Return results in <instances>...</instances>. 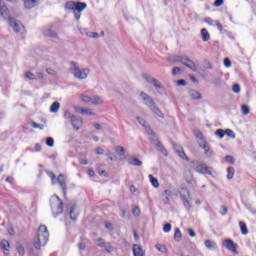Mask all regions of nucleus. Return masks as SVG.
<instances>
[{
  "label": "nucleus",
  "mask_w": 256,
  "mask_h": 256,
  "mask_svg": "<svg viewBox=\"0 0 256 256\" xmlns=\"http://www.w3.org/2000/svg\"><path fill=\"white\" fill-rule=\"evenodd\" d=\"M128 163L129 165H133L134 167H141V165H143V162L135 156L128 158Z\"/></svg>",
  "instance_id": "aec40b11"
},
{
  "label": "nucleus",
  "mask_w": 256,
  "mask_h": 256,
  "mask_svg": "<svg viewBox=\"0 0 256 256\" xmlns=\"http://www.w3.org/2000/svg\"><path fill=\"white\" fill-rule=\"evenodd\" d=\"M116 151L120 155V157L125 156V148H123V146H117Z\"/></svg>",
  "instance_id": "58836bf2"
},
{
  "label": "nucleus",
  "mask_w": 256,
  "mask_h": 256,
  "mask_svg": "<svg viewBox=\"0 0 256 256\" xmlns=\"http://www.w3.org/2000/svg\"><path fill=\"white\" fill-rule=\"evenodd\" d=\"M224 133L225 135H227V137H230V139H235V132H233V130L226 129Z\"/></svg>",
  "instance_id": "e433bc0d"
},
{
  "label": "nucleus",
  "mask_w": 256,
  "mask_h": 256,
  "mask_svg": "<svg viewBox=\"0 0 256 256\" xmlns=\"http://www.w3.org/2000/svg\"><path fill=\"white\" fill-rule=\"evenodd\" d=\"M17 251H18L19 255H21V256L25 255V248L23 247V245H19L17 247Z\"/></svg>",
  "instance_id": "49530a36"
},
{
  "label": "nucleus",
  "mask_w": 256,
  "mask_h": 256,
  "mask_svg": "<svg viewBox=\"0 0 256 256\" xmlns=\"http://www.w3.org/2000/svg\"><path fill=\"white\" fill-rule=\"evenodd\" d=\"M82 103H91V105H103V99L100 96H87L85 94L80 95Z\"/></svg>",
  "instance_id": "6e6552de"
},
{
  "label": "nucleus",
  "mask_w": 256,
  "mask_h": 256,
  "mask_svg": "<svg viewBox=\"0 0 256 256\" xmlns=\"http://www.w3.org/2000/svg\"><path fill=\"white\" fill-rule=\"evenodd\" d=\"M82 115H90L93 117L95 116V112H93V109L91 108H83Z\"/></svg>",
  "instance_id": "7c9ffc66"
},
{
  "label": "nucleus",
  "mask_w": 256,
  "mask_h": 256,
  "mask_svg": "<svg viewBox=\"0 0 256 256\" xmlns=\"http://www.w3.org/2000/svg\"><path fill=\"white\" fill-rule=\"evenodd\" d=\"M140 99L141 101H143L144 105H146V107H148L149 109H151L154 105H156L153 97L149 96V94L145 92L140 93Z\"/></svg>",
  "instance_id": "9d476101"
},
{
  "label": "nucleus",
  "mask_w": 256,
  "mask_h": 256,
  "mask_svg": "<svg viewBox=\"0 0 256 256\" xmlns=\"http://www.w3.org/2000/svg\"><path fill=\"white\" fill-rule=\"evenodd\" d=\"M0 15L3 17V19H7L9 17V8L5 3L0 5Z\"/></svg>",
  "instance_id": "412c9836"
},
{
  "label": "nucleus",
  "mask_w": 256,
  "mask_h": 256,
  "mask_svg": "<svg viewBox=\"0 0 256 256\" xmlns=\"http://www.w3.org/2000/svg\"><path fill=\"white\" fill-rule=\"evenodd\" d=\"M150 111H152V113H154V115H156V117H159L160 119H165V115L163 114L161 109H159L157 104H155L153 107H151Z\"/></svg>",
  "instance_id": "6ab92c4d"
},
{
  "label": "nucleus",
  "mask_w": 256,
  "mask_h": 256,
  "mask_svg": "<svg viewBox=\"0 0 256 256\" xmlns=\"http://www.w3.org/2000/svg\"><path fill=\"white\" fill-rule=\"evenodd\" d=\"M69 215L72 221H77V214H75V206L71 207Z\"/></svg>",
  "instance_id": "72a5a7b5"
},
{
  "label": "nucleus",
  "mask_w": 256,
  "mask_h": 256,
  "mask_svg": "<svg viewBox=\"0 0 256 256\" xmlns=\"http://www.w3.org/2000/svg\"><path fill=\"white\" fill-rule=\"evenodd\" d=\"M132 249L134 256H145V252L143 251L141 245L134 244Z\"/></svg>",
  "instance_id": "a211bd4d"
},
{
  "label": "nucleus",
  "mask_w": 256,
  "mask_h": 256,
  "mask_svg": "<svg viewBox=\"0 0 256 256\" xmlns=\"http://www.w3.org/2000/svg\"><path fill=\"white\" fill-rule=\"evenodd\" d=\"M46 174L51 178L52 185H57L61 187L63 191V195H67V176L63 174H59V176H55L52 171L46 170Z\"/></svg>",
  "instance_id": "7ed1b4c3"
},
{
  "label": "nucleus",
  "mask_w": 256,
  "mask_h": 256,
  "mask_svg": "<svg viewBox=\"0 0 256 256\" xmlns=\"http://www.w3.org/2000/svg\"><path fill=\"white\" fill-rule=\"evenodd\" d=\"M8 23L12 29H14L15 33H19L23 35L25 33V26L21 24V22L17 21L15 18L10 17L8 19Z\"/></svg>",
  "instance_id": "1a4fd4ad"
},
{
  "label": "nucleus",
  "mask_w": 256,
  "mask_h": 256,
  "mask_svg": "<svg viewBox=\"0 0 256 256\" xmlns=\"http://www.w3.org/2000/svg\"><path fill=\"white\" fill-rule=\"evenodd\" d=\"M132 214L134 215V217H139V215L141 214V210L139 209V207L133 208Z\"/></svg>",
  "instance_id": "a18cd8bd"
},
{
  "label": "nucleus",
  "mask_w": 256,
  "mask_h": 256,
  "mask_svg": "<svg viewBox=\"0 0 256 256\" xmlns=\"http://www.w3.org/2000/svg\"><path fill=\"white\" fill-rule=\"evenodd\" d=\"M46 145L48 147H54L55 145V140L52 137L46 138Z\"/></svg>",
  "instance_id": "4c0bfd02"
},
{
  "label": "nucleus",
  "mask_w": 256,
  "mask_h": 256,
  "mask_svg": "<svg viewBox=\"0 0 256 256\" xmlns=\"http://www.w3.org/2000/svg\"><path fill=\"white\" fill-rule=\"evenodd\" d=\"M241 111L243 115H249V106L247 105H242Z\"/></svg>",
  "instance_id": "37998d69"
},
{
  "label": "nucleus",
  "mask_w": 256,
  "mask_h": 256,
  "mask_svg": "<svg viewBox=\"0 0 256 256\" xmlns=\"http://www.w3.org/2000/svg\"><path fill=\"white\" fill-rule=\"evenodd\" d=\"M189 96L191 97V99L194 100L201 99V93H199V91L197 90H191L189 92Z\"/></svg>",
  "instance_id": "bb28decb"
},
{
  "label": "nucleus",
  "mask_w": 256,
  "mask_h": 256,
  "mask_svg": "<svg viewBox=\"0 0 256 256\" xmlns=\"http://www.w3.org/2000/svg\"><path fill=\"white\" fill-rule=\"evenodd\" d=\"M43 33L46 37H51L52 39H57V33L54 32L53 30L47 29V30H44Z\"/></svg>",
  "instance_id": "c85d7f7f"
},
{
  "label": "nucleus",
  "mask_w": 256,
  "mask_h": 256,
  "mask_svg": "<svg viewBox=\"0 0 256 256\" xmlns=\"http://www.w3.org/2000/svg\"><path fill=\"white\" fill-rule=\"evenodd\" d=\"M223 245L226 249H228V251H231L232 253H237V248L235 247V242H233V240L226 239L223 242Z\"/></svg>",
  "instance_id": "2eb2a0df"
},
{
  "label": "nucleus",
  "mask_w": 256,
  "mask_h": 256,
  "mask_svg": "<svg viewBox=\"0 0 256 256\" xmlns=\"http://www.w3.org/2000/svg\"><path fill=\"white\" fill-rule=\"evenodd\" d=\"M60 108H61V104L59 102H54L50 106V113H57Z\"/></svg>",
  "instance_id": "a878e982"
},
{
  "label": "nucleus",
  "mask_w": 256,
  "mask_h": 256,
  "mask_svg": "<svg viewBox=\"0 0 256 256\" xmlns=\"http://www.w3.org/2000/svg\"><path fill=\"white\" fill-rule=\"evenodd\" d=\"M215 25H216L217 29H219V31H223V25L219 21H216Z\"/></svg>",
  "instance_id": "0e129e2a"
},
{
  "label": "nucleus",
  "mask_w": 256,
  "mask_h": 256,
  "mask_svg": "<svg viewBox=\"0 0 256 256\" xmlns=\"http://www.w3.org/2000/svg\"><path fill=\"white\" fill-rule=\"evenodd\" d=\"M224 65L227 68L231 67V60H229V58H225L224 59Z\"/></svg>",
  "instance_id": "bf43d9fd"
},
{
  "label": "nucleus",
  "mask_w": 256,
  "mask_h": 256,
  "mask_svg": "<svg viewBox=\"0 0 256 256\" xmlns=\"http://www.w3.org/2000/svg\"><path fill=\"white\" fill-rule=\"evenodd\" d=\"M25 77H26V79H30L31 81L36 79V75L33 74L32 72H26Z\"/></svg>",
  "instance_id": "a19ab883"
},
{
  "label": "nucleus",
  "mask_w": 256,
  "mask_h": 256,
  "mask_svg": "<svg viewBox=\"0 0 256 256\" xmlns=\"http://www.w3.org/2000/svg\"><path fill=\"white\" fill-rule=\"evenodd\" d=\"M232 91L233 93H241V86L239 84H234Z\"/></svg>",
  "instance_id": "c03bdc74"
},
{
  "label": "nucleus",
  "mask_w": 256,
  "mask_h": 256,
  "mask_svg": "<svg viewBox=\"0 0 256 256\" xmlns=\"http://www.w3.org/2000/svg\"><path fill=\"white\" fill-rule=\"evenodd\" d=\"M47 241H49V230H47V226L40 225L38 228V238L34 242L35 249L45 247L47 245Z\"/></svg>",
  "instance_id": "f03ea898"
},
{
  "label": "nucleus",
  "mask_w": 256,
  "mask_h": 256,
  "mask_svg": "<svg viewBox=\"0 0 256 256\" xmlns=\"http://www.w3.org/2000/svg\"><path fill=\"white\" fill-rule=\"evenodd\" d=\"M74 17L77 21H79V19H81V12L77 11V12H74Z\"/></svg>",
  "instance_id": "69168bd1"
},
{
  "label": "nucleus",
  "mask_w": 256,
  "mask_h": 256,
  "mask_svg": "<svg viewBox=\"0 0 256 256\" xmlns=\"http://www.w3.org/2000/svg\"><path fill=\"white\" fill-rule=\"evenodd\" d=\"M67 9H74V11H78V13H81V11H84V9H87V3L85 2H78L77 4H74L72 2L66 3Z\"/></svg>",
  "instance_id": "ddd939ff"
},
{
  "label": "nucleus",
  "mask_w": 256,
  "mask_h": 256,
  "mask_svg": "<svg viewBox=\"0 0 256 256\" xmlns=\"http://www.w3.org/2000/svg\"><path fill=\"white\" fill-rule=\"evenodd\" d=\"M83 109H84V108H81V107H79V106H75V107H74V110L76 111V113H80L81 115H83Z\"/></svg>",
  "instance_id": "680f3d73"
},
{
  "label": "nucleus",
  "mask_w": 256,
  "mask_h": 256,
  "mask_svg": "<svg viewBox=\"0 0 256 256\" xmlns=\"http://www.w3.org/2000/svg\"><path fill=\"white\" fill-rule=\"evenodd\" d=\"M104 249L107 251V253H111L113 251V246H111V244H106Z\"/></svg>",
  "instance_id": "6e6d98bb"
},
{
  "label": "nucleus",
  "mask_w": 256,
  "mask_h": 256,
  "mask_svg": "<svg viewBox=\"0 0 256 256\" xmlns=\"http://www.w3.org/2000/svg\"><path fill=\"white\" fill-rule=\"evenodd\" d=\"M161 195L164 205H169V203L171 202L172 195H175V189L168 188L164 190Z\"/></svg>",
  "instance_id": "f8f14e48"
},
{
  "label": "nucleus",
  "mask_w": 256,
  "mask_h": 256,
  "mask_svg": "<svg viewBox=\"0 0 256 256\" xmlns=\"http://www.w3.org/2000/svg\"><path fill=\"white\" fill-rule=\"evenodd\" d=\"M138 123L140 125H142V127L146 130V132L148 133V135H153V130H151V127H149V125H147V121H145V119L141 118V117H136Z\"/></svg>",
  "instance_id": "f3484780"
},
{
  "label": "nucleus",
  "mask_w": 256,
  "mask_h": 256,
  "mask_svg": "<svg viewBox=\"0 0 256 256\" xmlns=\"http://www.w3.org/2000/svg\"><path fill=\"white\" fill-rule=\"evenodd\" d=\"M174 63H182L183 65H185V67L191 69V71H197V65H195V62H193L187 56H175Z\"/></svg>",
  "instance_id": "423d86ee"
},
{
  "label": "nucleus",
  "mask_w": 256,
  "mask_h": 256,
  "mask_svg": "<svg viewBox=\"0 0 256 256\" xmlns=\"http://www.w3.org/2000/svg\"><path fill=\"white\" fill-rule=\"evenodd\" d=\"M201 37L204 42H207L211 39V36L209 35V31H207V29L205 28L201 30Z\"/></svg>",
  "instance_id": "b1692460"
},
{
  "label": "nucleus",
  "mask_w": 256,
  "mask_h": 256,
  "mask_svg": "<svg viewBox=\"0 0 256 256\" xmlns=\"http://www.w3.org/2000/svg\"><path fill=\"white\" fill-rule=\"evenodd\" d=\"M225 161H226L227 163H235V158H233V156L227 155V156L225 157Z\"/></svg>",
  "instance_id": "603ef678"
},
{
  "label": "nucleus",
  "mask_w": 256,
  "mask_h": 256,
  "mask_svg": "<svg viewBox=\"0 0 256 256\" xmlns=\"http://www.w3.org/2000/svg\"><path fill=\"white\" fill-rule=\"evenodd\" d=\"M1 249H4L5 251H9L10 249V244L9 241L3 240L0 244Z\"/></svg>",
  "instance_id": "2f4dec72"
},
{
  "label": "nucleus",
  "mask_w": 256,
  "mask_h": 256,
  "mask_svg": "<svg viewBox=\"0 0 256 256\" xmlns=\"http://www.w3.org/2000/svg\"><path fill=\"white\" fill-rule=\"evenodd\" d=\"M107 157L110 159V161H117V156L111 152H108Z\"/></svg>",
  "instance_id": "09e8293b"
},
{
  "label": "nucleus",
  "mask_w": 256,
  "mask_h": 256,
  "mask_svg": "<svg viewBox=\"0 0 256 256\" xmlns=\"http://www.w3.org/2000/svg\"><path fill=\"white\" fill-rule=\"evenodd\" d=\"M78 247H79L80 251H84L86 245H85V243H79Z\"/></svg>",
  "instance_id": "774afa93"
},
{
  "label": "nucleus",
  "mask_w": 256,
  "mask_h": 256,
  "mask_svg": "<svg viewBox=\"0 0 256 256\" xmlns=\"http://www.w3.org/2000/svg\"><path fill=\"white\" fill-rule=\"evenodd\" d=\"M86 35L90 39H97V37H99V34L97 32H88V33H86Z\"/></svg>",
  "instance_id": "79ce46f5"
},
{
  "label": "nucleus",
  "mask_w": 256,
  "mask_h": 256,
  "mask_svg": "<svg viewBox=\"0 0 256 256\" xmlns=\"http://www.w3.org/2000/svg\"><path fill=\"white\" fill-rule=\"evenodd\" d=\"M215 135H217L220 139H223L225 137V131L223 129H218L216 130Z\"/></svg>",
  "instance_id": "ea45409f"
},
{
  "label": "nucleus",
  "mask_w": 256,
  "mask_h": 256,
  "mask_svg": "<svg viewBox=\"0 0 256 256\" xmlns=\"http://www.w3.org/2000/svg\"><path fill=\"white\" fill-rule=\"evenodd\" d=\"M223 3H224V0H215L214 7H221Z\"/></svg>",
  "instance_id": "4d7b16f0"
},
{
  "label": "nucleus",
  "mask_w": 256,
  "mask_h": 256,
  "mask_svg": "<svg viewBox=\"0 0 256 256\" xmlns=\"http://www.w3.org/2000/svg\"><path fill=\"white\" fill-rule=\"evenodd\" d=\"M105 153V150L101 147L96 148V154L97 155H103Z\"/></svg>",
  "instance_id": "052dcab7"
},
{
  "label": "nucleus",
  "mask_w": 256,
  "mask_h": 256,
  "mask_svg": "<svg viewBox=\"0 0 256 256\" xmlns=\"http://www.w3.org/2000/svg\"><path fill=\"white\" fill-rule=\"evenodd\" d=\"M155 248L157 251H159V253H167V247H165V245L156 244Z\"/></svg>",
  "instance_id": "473e14b6"
},
{
  "label": "nucleus",
  "mask_w": 256,
  "mask_h": 256,
  "mask_svg": "<svg viewBox=\"0 0 256 256\" xmlns=\"http://www.w3.org/2000/svg\"><path fill=\"white\" fill-rule=\"evenodd\" d=\"M35 75H36V79H35V80L38 79V80L41 81V80L43 79V77H44V76H43V73H41V72H37Z\"/></svg>",
  "instance_id": "e2e57ef3"
},
{
  "label": "nucleus",
  "mask_w": 256,
  "mask_h": 256,
  "mask_svg": "<svg viewBox=\"0 0 256 256\" xmlns=\"http://www.w3.org/2000/svg\"><path fill=\"white\" fill-rule=\"evenodd\" d=\"M156 147H157L158 151H160V153H163V155H167V150H165V148L163 147L161 142H157Z\"/></svg>",
  "instance_id": "f704fd0d"
},
{
  "label": "nucleus",
  "mask_w": 256,
  "mask_h": 256,
  "mask_svg": "<svg viewBox=\"0 0 256 256\" xmlns=\"http://www.w3.org/2000/svg\"><path fill=\"white\" fill-rule=\"evenodd\" d=\"M194 169L197 173H201L202 175H211V168L207 167L205 164H198Z\"/></svg>",
  "instance_id": "4468645a"
},
{
  "label": "nucleus",
  "mask_w": 256,
  "mask_h": 256,
  "mask_svg": "<svg viewBox=\"0 0 256 256\" xmlns=\"http://www.w3.org/2000/svg\"><path fill=\"white\" fill-rule=\"evenodd\" d=\"M179 73H181V68L179 67H174L172 69V75H179Z\"/></svg>",
  "instance_id": "864d4df0"
},
{
  "label": "nucleus",
  "mask_w": 256,
  "mask_h": 256,
  "mask_svg": "<svg viewBox=\"0 0 256 256\" xmlns=\"http://www.w3.org/2000/svg\"><path fill=\"white\" fill-rule=\"evenodd\" d=\"M240 225V230L242 235H248L249 234V230L247 229V224H245V222L241 221L239 222Z\"/></svg>",
  "instance_id": "cd10ccee"
},
{
  "label": "nucleus",
  "mask_w": 256,
  "mask_h": 256,
  "mask_svg": "<svg viewBox=\"0 0 256 256\" xmlns=\"http://www.w3.org/2000/svg\"><path fill=\"white\" fill-rule=\"evenodd\" d=\"M180 197L184 207L189 211L191 209V194L189 190L185 187L180 188Z\"/></svg>",
  "instance_id": "0eeeda50"
},
{
  "label": "nucleus",
  "mask_w": 256,
  "mask_h": 256,
  "mask_svg": "<svg viewBox=\"0 0 256 256\" xmlns=\"http://www.w3.org/2000/svg\"><path fill=\"white\" fill-rule=\"evenodd\" d=\"M149 180L151 185L155 188V189H159V180L157 178H155L153 175H149Z\"/></svg>",
  "instance_id": "393cba45"
},
{
  "label": "nucleus",
  "mask_w": 256,
  "mask_h": 256,
  "mask_svg": "<svg viewBox=\"0 0 256 256\" xmlns=\"http://www.w3.org/2000/svg\"><path fill=\"white\" fill-rule=\"evenodd\" d=\"M143 79H145V81H147L148 83H151L157 91L163 89V85L161 84V82H159V80H157L153 76L149 74H143Z\"/></svg>",
  "instance_id": "9b49d317"
},
{
  "label": "nucleus",
  "mask_w": 256,
  "mask_h": 256,
  "mask_svg": "<svg viewBox=\"0 0 256 256\" xmlns=\"http://www.w3.org/2000/svg\"><path fill=\"white\" fill-rule=\"evenodd\" d=\"M70 71L75 79H78V81H83L89 77V73H91V70L89 68H81L79 67V64L77 62H71L70 63Z\"/></svg>",
  "instance_id": "f257e3e1"
},
{
  "label": "nucleus",
  "mask_w": 256,
  "mask_h": 256,
  "mask_svg": "<svg viewBox=\"0 0 256 256\" xmlns=\"http://www.w3.org/2000/svg\"><path fill=\"white\" fill-rule=\"evenodd\" d=\"M164 233H170L171 232V224L167 223L163 227Z\"/></svg>",
  "instance_id": "8fccbe9b"
},
{
  "label": "nucleus",
  "mask_w": 256,
  "mask_h": 256,
  "mask_svg": "<svg viewBox=\"0 0 256 256\" xmlns=\"http://www.w3.org/2000/svg\"><path fill=\"white\" fill-rule=\"evenodd\" d=\"M97 245H98V247L105 248V246H106L107 244L105 243V240H103L102 238H99V239H98V242H97Z\"/></svg>",
  "instance_id": "3c124183"
},
{
  "label": "nucleus",
  "mask_w": 256,
  "mask_h": 256,
  "mask_svg": "<svg viewBox=\"0 0 256 256\" xmlns=\"http://www.w3.org/2000/svg\"><path fill=\"white\" fill-rule=\"evenodd\" d=\"M181 230H179V228L175 229V233H174V239L175 241H181Z\"/></svg>",
  "instance_id": "c9c22d12"
},
{
  "label": "nucleus",
  "mask_w": 256,
  "mask_h": 256,
  "mask_svg": "<svg viewBox=\"0 0 256 256\" xmlns=\"http://www.w3.org/2000/svg\"><path fill=\"white\" fill-rule=\"evenodd\" d=\"M234 176H235V168L228 167L227 168V179H233Z\"/></svg>",
  "instance_id": "c756f323"
},
{
  "label": "nucleus",
  "mask_w": 256,
  "mask_h": 256,
  "mask_svg": "<svg viewBox=\"0 0 256 256\" xmlns=\"http://www.w3.org/2000/svg\"><path fill=\"white\" fill-rule=\"evenodd\" d=\"M199 147H201V149H204V153L205 155H207V157H213V152H211V148L209 147V144L205 142V140L199 142Z\"/></svg>",
  "instance_id": "dca6fc26"
},
{
  "label": "nucleus",
  "mask_w": 256,
  "mask_h": 256,
  "mask_svg": "<svg viewBox=\"0 0 256 256\" xmlns=\"http://www.w3.org/2000/svg\"><path fill=\"white\" fill-rule=\"evenodd\" d=\"M32 127H33L34 129L43 130V125H40V124H38V123H36V122H32Z\"/></svg>",
  "instance_id": "5fc2aeb1"
},
{
  "label": "nucleus",
  "mask_w": 256,
  "mask_h": 256,
  "mask_svg": "<svg viewBox=\"0 0 256 256\" xmlns=\"http://www.w3.org/2000/svg\"><path fill=\"white\" fill-rule=\"evenodd\" d=\"M37 5H39V2L37 0H25L24 1L25 9H33V7H37Z\"/></svg>",
  "instance_id": "4be33fe9"
},
{
  "label": "nucleus",
  "mask_w": 256,
  "mask_h": 256,
  "mask_svg": "<svg viewBox=\"0 0 256 256\" xmlns=\"http://www.w3.org/2000/svg\"><path fill=\"white\" fill-rule=\"evenodd\" d=\"M204 245H205L206 249H209V251H215V249H217V243H215L211 240H206L204 242Z\"/></svg>",
  "instance_id": "5701e85b"
},
{
  "label": "nucleus",
  "mask_w": 256,
  "mask_h": 256,
  "mask_svg": "<svg viewBox=\"0 0 256 256\" xmlns=\"http://www.w3.org/2000/svg\"><path fill=\"white\" fill-rule=\"evenodd\" d=\"M50 206L53 217L57 218L63 213V200L57 195H53L50 198Z\"/></svg>",
  "instance_id": "20e7f679"
},
{
  "label": "nucleus",
  "mask_w": 256,
  "mask_h": 256,
  "mask_svg": "<svg viewBox=\"0 0 256 256\" xmlns=\"http://www.w3.org/2000/svg\"><path fill=\"white\" fill-rule=\"evenodd\" d=\"M177 85L184 86V85H187V82L185 80H178Z\"/></svg>",
  "instance_id": "338daca9"
},
{
  "label": "nucleus",
  "mask_w": 256,
  "mask_h": 256,
  "mask_svg": "<svg viewBox=\"0 0 256 256\" xmlns=\"http://www.w3.org/2000/svg\"><path fill=\"white\" fill-rule=\"evenodd\" d=\"M64 119L70 120L71 125H72L73 129H75V131H79V129H81V127H83V118L71 114V112L69 110H66L64 112Z\"/></svg>",
  "instance_id": "39448f33"
},
{
  "label": "nucleus",
  "mask_w": 256,
  "mask_h": 256,
  "mask_svg": "<svg viewBox=\"0 0 256 256\" xmlns=\"http://www.w3.org/2000/svg\"><path fill=\"white\" fill-rule=\"evenodd\" d=\"M188 235H190L191 237H197L195 230L191 228L188 229Z\"/></svg>",
  "instance_id": "13d9d810"
},
{
  "label": "nucleus",
  "mask_w": 256,
  "mask_h": 256,
  "mask_svg": "<svg viewBox=\"0 0 256 256\" xmlns=\"http://www.w3.org/2000/svg\"><path fill=\"white\" fill-rule=\"evenodd\" d=\"M205 23H207L208 25H215V23H217V21L211 19L210 17H207L204 19Z\"/></svg>",
  "instance_id": "de8ad7c7"
}]
</instances>
